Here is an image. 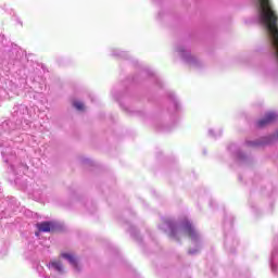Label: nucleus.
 Listing matches in <instances>:
<instances>
[{"mask_svg":"<svg viewBox=\"0 0 278 278\" xmlns=\"http://www.w3.org/2000/svg\"><path fill=\"white\" fill-rule=\"evenodd\" d=\"M179 231H181V233L185 236H188V238H197V230H194L192 223H190L188 218H184L181 220Z\"/></svg>","mask_w":278,"mask_h":278,"instance_id":"obj_1","label":"nucleus"},{"mask_svg":"<svg viewBox=\"0 0 278 278\" xmlns=\"http://www.w3.org/2000/svg\"><path fill=\"white\" fill-rule=\"evenodd\" d=\"M38 231L43 233H49L51 231H55V223L53 222H42L36 225Z\"/></svg>","mask_w":278,"mask_h":278,"instance_id":"obj_2","label":"nucleus"},{"mask_svg":"<svg viewBox=\"0 0 278 278\" xmlns=\"http://www.w3.org/2000/svg\"><path fill=\"white\" fill-rule=\"evenodd\" d=\"M275 121H277V114L267 113L263 119L257 122V127H266V125H270V123H275Z\"/></svg>","mask_w":278,"mask_h":278,"instance_id":"obj_3","label":"nucleus"},{"mask_svg":"<svg viewBox=\"0 0 278 278\" xmlns=\"http://www.w3.org/2000/svg\"><path fill=\"white\" fill-rule=\"evenodd\" d=\"M61 257L67 260L70 264L76 268V270H79V264L77 263V258L73 254L61 253Z\"/></svg>","mask_w":278,"mask_h":278,"instance_id":"obj_4","label":"nucleus"},{"mask_svg":"<svg viewBox=\"0 0 278 278\" xmlns=\"http://www.w3.org/2000/svg\"><path fill=\"white\" fill-rule=\"evenodd\" d=\"M51 266L53 268H55V270H58V273H62V270H63L62 263L60 261H52Z\"/></svg>","mask_w":278,"mask_h":278,"instance_id":"obj_5","label":"nucleus"},{"mask_svg":"<svg viewBox=\"0 0 278 278\" xmlns=\"http://www.w3.org/2000/svg\"><path fill=\"white\" fill-rule=\"evenodd\" d=\"M73 105H74V108H75L76 110H78L79 112H84V110H85L84 104H83L81 102H79V101H75V102L73 103Z\"/></svg>","mask_w":278,"mask_h":278,"instance_id":"obj_6","label":"nucleus"},{"mask_svg":"<svg viewBox=\"0 0 278 278\" xmlns=\"http://www.w3.org/2000/svg\"><path fill=\"white\" fill-rule=\"evenodd\" d=\"M177 231H178V229L175 228V226L170 227V236H172V238H175V236H177Z\"/></svg>","mask_w":278,"mask_h":278,"instance_id":"obj_7","label":"nucleus"},{"mask_svg":"<svg viewBox=\"0 0 278 278\" xmlns=\"http://www.w3.org/2000/svg\"><path fill=\"white\" fill-rule=\"evenodd\" d=\"M277 138H278V131H277Z\"/></svg>","mask_w":278,"mask_h":278,"instance_id":"obj_8","label":"nucleus"}]
</instances>
